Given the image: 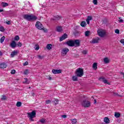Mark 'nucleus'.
I'll use <instances>...</instances> for the list:
<instances>
[{
    "label": "nucleus",
    "instance_id": "obj_41",
    "mask_svg": "<svg viewBox=\"0 0 124 124\" xmlns=\"http://www.w3.org/2000/svg\"><path fill=\"white\" fill-rule=\"evenodd\" d=\"M115 33L119 34V33H120V30L119 29H116L115 30Z\"/></svg>",
    "mask_w": 124,
    "mask_h": 124
},
{
    "label": "nucleus",
    "instance_id": "obj_17",
    "mask_svg": "<svg viewBox=\"0 0 124 124\" xmlns=\"http://www.w3.org/2000/svg\"><path fill=\"white\" fill-rule=\"evenodd\" d=\"M56 31H58V32H61V31H62V26H57L56 27Z\"/></svg>",
    "mask_w": 124,
    "mask_h": 124
},
{
    "label": "nucleus",
    "instance_id": "obj_1",
    "mask_svg": "<svg viewBox=\"0 0 124 124\" xmlns=\"http://www.w3.org/2000/svg\"><path fill=\"white\" fill-rule=\"evenodd\" d=\"M23 18L25 20H27V21H29V22H31V21H36L37 20V16H35L34 15L31 14V15H24L23 16Z\"/></svg>",
    "mask_w": 124,
    "mask_h": 124
},
{
    "label": "nucleus",
    "instance_id": "obj_47",
    "mask_svg": "<svg viewBox=\"0 0 124 124\" xmlns=\"http://www.w3.org/2000/svg\"><path fill=\"white\" fill-rule=\"evenodd\" d=\"M29 120H30V121H31V122H33V121H34L33 120V117H29Z\"/></svg>",
    "mask_w": 124,
    "mask_h": 124
},
{
    "label": "nucleus",
    "instance_id": "obj_20",
    "mask_svg": "<svg viewBox=\"0 0 124 124\" xmlns=\"http://www.w3.org/2000/svg\"><path fill=\"white\" fill-rule=\"evenodd\" d=\"M1 5L2 7H6V6H8V3L5 2H2Z\"/></svg>",
    "mask_w": 124,
    "mask_h": 124
},
{
    "label": "nucleus",
    "instance_id": "obj_15",
    "mask_svg": "<svg viewBox=\"0 0 124 124\" xmlns=\"http://www.w3.org/2000/svg\"><path fill=\"white\" fill-rule=\"evenodd\" d=\"M7 65L6 63L3 62L0 64V68H6Z\"/></svg>",
    "mask_w": 124,
    "mask_h": 124
},
{
    "label": "nucleus",
    "instance_id": "obj_56",
    "mask_svg": "<svg viewBox=\"0 0 124 124\" xmlns=\"http://www.w3.org/2000/svg\"><path fill=\"white\" fill-rule=\"evenodd\" d=\"M96 103V100H94V104H95Z\"/></svg>",
    "mask_w": 124,
    "mask_h": 124
},
{
    "label": "nucleus",
    "instance_id": "obj_42",
    "mask_svg": "<svg viewBox=\"0 0 124 124\" xmlns=\"http://www.w3.org/2000/svg\"><path fill=\"white\" fill-rule=\"evenodd\" d=\"M54 103L55 104H59V100L58 99H55L54 100Z\"/></svg>",
    "mask_w": 124,
    "mask_h": 124
},
{
    "label": "nucleus",
    "instance_id": "obj_44",
    "mask_svg": "<svg viewBox=\"0 0 124 124\" xmlns=\"http://www.w3.org/2000/svg\"><path fill=\"white\" fill-rule=\"evenodd\" d=\"M46 104H50L51 103V101L48 100L46 101Z\"/></svg>",
    "mask_w": 124,
    "mask_h": 124
},
{
    "label": "nucleus",
    "instance_id": "obj_33",
    "mask_svg": "<svg viewBox=\"0 0 124 124\" xmlns=\"http://www.w3.org/2000/svg\"><path fill=\"white\" fill-rule=\"evenodd\" d=\"M24 74L25 75H28L29 74V70L28 69H26L24 72Z\"/></svg>",
    "mask_w": 124,
    "mask_h": 124
},
{
    "label": "nucleus",
    "instance_id": "obj_10",
    "mask_svg": "<svg viewBox=\"0 0 124 124\" xmlns=\"http://www.w3.org/2000/svg\"><path fill=\"white\" fill-rule=\"evenodd\" d=\"M79 46H80V41L79 40L74 41V46L79 47Z\"/></svg>",
    "mask_w": 124,
    "mask_h": 124
},
{
    "label": "nucleus",
    "instance_id": "obj_29",
    "mask_svg": "<svg viewBox=\"0 0 124 124\" xmlns=\"http://www.w3.org/2000/svg\"><path fill=\"white\" fill-rule=\"evenodd\" d=\"M104 62L105 63H108L109 62V59H108V58H105L104 59Z\"/></svg>",
    "mask_w": 124,
    "mask_h": 124
},
{
    "label": "nucleus",
    "instance_id": "obj_13",
    "mask_svg": "<svg viewBox=\"0 0 124 124\" xmlns=\"http://www.w3.org/2000/svg\"><path fill=\"white\" fill-rule=\"evenodd\" d=\"M66 38H67V34L64 33L62 36L60 37V41H62V40H64Z\"/></svg>",
    "mask_w": 124,
    "mask_h": 124
},
{
    "label": "nucleus",
    "instance_id": "obj_52",
    "mask_svg": "<svg viewBox=\"0 0 124 124\" xmlns=\"http://www.w3.org/2000/svg\"><path fill=\"white\" fill-rule=\"evenodd\" d=\"M62 118H66V115H62Z\"/></svg>",
    "mask_w": 124,
    "mask_h": 124
},
{
    "label": "nucleus",
    "instance_id": "obj_27",
    "mask_svg": "<svg viewBox=\"0 0 124 124\" xmlns=\"http://www.w3.org/2000/svg\"><path fill=\"white\" fill-rule=\"evenodd\" d=\"M77 76H74L72 77L73 81H78V78Z\"/></svg>",
    "mask_w": 124,
    "mask_h": 124
},
{
    "label": "nucleus",
    "instance_id": "obj_16",
    "mask_svg": "<svg viewBox=\"0 0 124 124\" xmlns=\"http://www.w3.org/2000/svg\"><path fill=\"white\" fill-rule=\"evenodd\" d=\"M11 47L12 48H15L16 46H17V44H16V41H12L10 44Z\"/></svg>",
    "mask_w": 124,
    "mask_h": 124
},
{
    "label": "nucleus",
    "instance_id": "obj_31",
    "mask_svg": "<svg viewBox=\"0 0 124 124\" xmlns=\"http://www.w3.org/2000/svg\"><path fill=\"white\" fill-rule=\"evenodd\" d=\"M6 99V96L3 95L1 96V100H5Z\"/></svg>",
    "mask_w": 124,
    "mask_h": 124
},
{
    "label": "nucleus",
    "instance_id": "obj_2",
    "mask_svg": "<svg viewBox=\"0 0 124 124\" xmlns=\"http://www.w3.org/2000/svg\"><path fill=\"white\" fill-rule=\"evenodd\" d=\"M75 73L77 77L81 78L84 75V70L81 68H78L77 69Z\"/></svg>",
    "mask_w": 124,
    "mask_h": 124
},
{
    "label": "nucleus",
    "instance_id": "obj_11",
    "mask_svg": "<svg viewBox=\"0 0 124 124\" xmlns=\"http://www.w3.org/2000/svg\"><path fill=\"white\" fill-rule=\"evenodd\" d=\"M52 72L53 73V74H60L62 73V70L53 69L52 70Z\"/></svg>",
    "mask_w": 124,
    "mask_h": 124
},
{
    "label": "nucleus",
    "instance_id": "obj_36",
    "mask_svg": "<svg viewBox=\"0 0 124 124\" xmlns=\"http://www.w3.org/2000/svg\"><path fill=\"white\" fill-rule=\"evenodd\" d=\"M40 123H41V124H44L45 123L46 121H45V119L42 118V119H41L40 120Z\"/></svg>",
    "mask_w": 124,
    "mask_h": 124
},
{
    "label": "nucleus",
    "instance_id": "obj_45",
    "mask_svg": "<svg viewBox=\"0 0 124 124\" xmlns=\"http://www.w3.org/2000/svg\"><path fill=\"white\" fill-rule=\"evenodd\" d=\"M23 65L25 66V65H28L29 64V62H25L23 63Z\"/></svg>",
    "mask_w": 124,
    "mask_h": 124
},
{
    "label": "nucleus",
    "instance_id": "obj_4",
    "mask_svg": "<svg viewBox=\"0 0 124 124\" xmlns=\"http://www.w3.org/2000/svg\"><path fill=\"white\" fill-rule=\"evenodd\" d=\"M81 104L83 107L85 108H89V107H91V102L84 100L81 102Z\"/></svg>",
    "mask_w": 124,
    "mask_h": 124
},
{
    "label": "nucleus",
    "instance_id": "obj_7",
    "mask_svg": "<svg viewBox=\"0 0 124 124\" xmlns=\"http://www.w3.org/2000/svg\"><path fill=\"white\" fill-rule=\"evenodd\" d=\"M68 52H69V49L67 47H65L62 50L61 53L63 56H66V54H67Z\"/></svg>",
    "mask_w": 124,
    "mask_h": 124
},
{
    "label": "nucleus",
    "instance_id": "obj_24",
    "mask_svg": "<svg viewBox=\"0 0 124 124\" xmlns=\"http://www.w3.org/2000/svg\"><path fill=\"white\" fill-rule=\"evenodd\" d=\"M114 117H115V118H120V117H121V114L119 112H115Z\"/></svg>",
    "mask_w": 124,
    "mask_h": 124
},
{
    "label": "nucleus",
    "instance_id": "obj_40",
    "mask_svg": "<svg viewBox=\"0 0 124 124\" xmlns=\"http://www.w3.org/2000/svg\"><path fill=\"white\" fill-rule=\"evenodd\" d=\"M0 31H4V28H3V27H2V26L0 27Z\"/></svg>",
    "mask_w": 124,
    "mask_h": 124
},
{
    "label": "nucleus",
    "instance_id": "obj_51",
    "mask_svg": "<svg viewBox=\"0 0 124 124\" xmlns=\"http://www.w3.org/2000/svg\"><path fill=\"white\" fill-rule=\"evenodd\" d=\"M38 58L40 59H42V57H41V56H40V55H38Z\"/></svg>",
    "mask_w": 124,
    "mask_h": 124
},
{
    "label": "nucleus",
    "instance_id": "obj_35",
    "mask_svg": "<svg viewBox=\"0 0 124 124\" xmlns=\"http://www.w3.org/2000/svg\"><path fill=\"white\" fill-rule=\"evenodd\" d=\"M82 53L83 55H87V54H88V50H84L82 52Z\"/></svg>",
    "mask_w": 124,
    "mask_h": 124
},
{
    "label": "nucleus",
    "instance_id": "obj_5",
    "mask_svg": "<svg viewBox=\"0 0 124 124\" xmlns=\"http://www.w3.org/2000/svg\"><path fill=\"white\" fill-rule=\"evenodd\" d=\"M98 35L100 37H104L105 36V35L106 34V31H105L103 30H98L97 31Z\"/></svg>",
    "mask_w": 124,
    "mask_h": 124
},
{
    "label": "nucleus",
    "instance_id": "obj_9",
    "mask_svg": "<svg viewBox=\"0 0 124 124\" xmlns=\"http://www.w3.org/2000/svg\"><path fill=\"white\" fill-rule=\"evenodd\" d=\"M66 44L68 46H70V47H74V41L70 40L66 42Z\"/></svg>",
    "mask_w": 124,
    "mask_h": 124
},
{
    "label": "nucleus",
    "instance_id": "obj_54",
    "mask_svg": "<svg viewBox=\"0 0 124 124\" xmlns=\"http://www.w3.org/2000/svg\"><path fill=\"white\" fill-rule=\"evenodd\" d=\"M3 54V53H2V52L0 51V56H2Z\"/></svg>",
    "mask_w": 124,
    "mask_h": 124
},
{
    "label": "nucleus",
    "instance_id": "obj_28",
    "mask_svg": "<svg viewBox=\"0 0 124 124\" xmlns=\"http://www.w3.org/2000/svg\"><path fill=\"white\" fill-rule=\"evenodd\" d=\"M4 39H5V37L3 36L0 39V43H3V41H4Z\"/></svg>",
    "mask_w": 124,
    "mask_h": 124
},
{
    "label": "nucleus",
    "instance_id": "obj_49",
    "mask_svg": "<svg viewBox=\"0 0 124 124\" xmlns=\"http://www.w3.org/2000/svg\"><path fill=\"white\" fill-rule=\"evenodd\" d=\"M121 43H122V44H123V45H124V40H121L120 41Z\"/></svg>",
    "mask_w": 124,
    "mask_h": 124
},
{
    "label": "nucleus",
    "instance_id": "obj_23",
    "mask_svg": "<svg viewBox=\"0 0 124 124\" xmlns=\"http://www.w3.org/2000/svg\"><path fill=\"white\" fill-rule=\"evenodd\" d=\"M61 16H57L54 17L53 20H58L61 19Z\"/></svg>",
    "mask_w": 124,
    "mask_h": 124
},
{
    "label": "nucleus",
    "instance_id": "obj_50",
    "mask_svg": "<svg viewBox=\"0 0 124 124\" xmlns=\"http://www.w3.org/2000/svg\"><path fill=\"white\" fill-rule=\"evenodd\" d=\"M35 49L37 50H39V46H37L35 48Z\"/></svg>",
    "mask_w": 124,
    "mask_h": 124
},
{
    "label": "nucleus",
    "instance_id": "obj_48",
    "mask_svg": "<svg viewBox=\"0 0 124 124\" xmlns=\"http://www.w3.org/2000/svg\"><path fill=\"white\" fill-rule=\"evenodd\" d=\"M6 23L7 24V25H10V24L11 23L10 22V21H6Z\"/></svg>",
    "mask_w": 124,
    "mask_h": 124
},
{
    "label": "nucleus",
    "instance_id": "obj_18",
    "mask_svg": "<svg viewBox=\"0 0 124 124\" xmlns=\"http://www.w3.org/2000/svg\"><path fill=\"white\" fill-rule=\"evenodd\" d=\"M104 122L106 124H109L110 123V120H109V118L107 117H106L104 119Z\"/></svg>",
    "mask_w": 124,
    "mask_h": 124
},
{
    "label": "nucleus",
    "instance_id": "obj_38",
    "mask_svg": "<svg viewBox=\"0 0 124 124\" xmlns=\"http://www.w3.org/2000/svg\"><path fill=\"white\" fill-rule=\"evenodd\" d=\"M17 46H18V47H22V43H21V42H18V44H16Z\"/></svg>",
    "mask_w": 124,
    "mask_h": 124
},
{
    "label": "nucleus",
    "instance_id": "obj_58",
    "mask_svg": "<svg viewBox=\"0 0 124 124\" xmlns=\"http://www.w3.org/2000/svg\"><path fill=\"white\" fill-rule=\"evenodd\" d=\"M49 80H52V78L49 77Z\"/></svg>",
    "mask_w": 124,
    "mask_h": 124
},
{
    "label": "nucleus",
    "instance_id": "obj_43",
    "mask_svg": "<svg viewBox=\"0 0 124 124\" xmlns=\"http://www.w3.org/2000/svg\"><path fill=\"white\" fill-rule=\"evenodd\" d=\"M16 73V71H15V70H12L11 72V74H15Z\"/></svg>",
    "mask_w": 124,
    "mask_h": 124
},
{
    "label": "nucleus",
    "instance_id": "obj_25",
    "mask_svg": "<svg viewBox=\"0 0 124 124\" xmlns=\"http://www.w3.org/2000/svg\"><path fill=\"white\" fill-rule=\"evenodd\" d=\"M25 81L23 82L24 84H26V85H29L30 84V81L28 80V78H24Z\"/></svg>",
    "mask_w": 124,
    "mask_h": 124
},
{
    "label": "nucleus",
    "instance_id": "obj_55",
    "mask_svg": "<svg viewBox=\"0 0 124 124\" xmlns=\"http://www.w3.org/2000/svg\"><path fill=\"white\" fill-rule=\"evenodd\" d=\"M3 12V9H0V13Z\"/></svg>",
    "mask_w": 124,
    "mask_h": 124
},
{
    "label": "nucleus",
    "instance_id": "obj_46",
    "mask_svg": "<svg viewBox=\"0 0 124 124\" xmlns=\"http://www.w3.org/2000/svg\"><path fill=\"white\" fill-rule=\"evenodd\" d=\"M119 19H120L119 20V23H123L124 22V20H123L122 19H121V17H120Z\"/></svg>",
    "mask_w": 124,
    "mask_h": 124
},
{
    "label": "nucleus",
    "instance_id": "obj_12",
    "mask_svg": "<svg viewBox=\"0 0 124 124\" xmlns=\"http://www.w3.org/2000/svg\"><path fill=\"white\" fill-rule=\"evenodd\" d=\"M99 80L102 81V82H103V83H104V84H109V82H108V81L105 79V78H104L103 77L100 78Z\"/></svg>",
    "mask_w": 124,
    "mask_h": 124
},
{
    "label": "nucleus",
    "instance_id": "obj_57",
    "mask_svg": "<svg viewBox=\"0 0 124 124\" xmlns=\"http://www.w3.org/2000/svg\"><path fill=\"white\" fill-rule=\"evenodd\" d=\"M77 34H78V33H77V32L75 33V36L77 35Z\"/></svg>",
    "mask_w": 124,
    "mask_h": 124
},
{
    "label": "nucleus",
    "instance_id": "obj_22",
    "mask_svg": "<svg viewBox=\"0 0 124 124\" xmlns=\"http://www.w3.org/2000/svg\"><path fill=\"white\" fill-rule=\"evenodd\" d=\"M93 68L95 70H96L97 69V63H94L93 65Z\"/></svg>",
    "mask_w": 124,
    "mask_h": 124
},
{
    "label": "nucleus",
    "instance_id": "obj_39",
    "mask_svg": "<svg viewBox=\"0 0 124 124\" xmlns=\"http://www.w3.org/2000/svg\"><path fill=\"white\" fill-rule=\"evenodd\" d=\"M93 3L95 5H97V0H93Z\"/></svg>",
    "mask_w": 124,
    "mask_h": 124
},
{
    "label": "nucleus",
    "instance_id": "obj_34",
    "mask_svg": "<svg viewBox=\"0 0 124 124\" xmlns=\"http://www.w3.org/2000/svg\"><path fill=\"white\" fill-rule=\"evenodd\" d=\"M85 36H89V35H90V31H85Z\"/></svg>",
    "mask_w": 124,
    "mask_h": 124
},
{
    "label": "nucleus",
    "instance_id": "obj_6",
    "mask_svg": "<svg viewBox=\"0 0 124 124\" xmlns=\"http://www.w3.org/2000/svg\"><path fill=\"white\" fill-rule=\"evenodd\" d=\"M27 114L28 118H35V115H36V112L33 110L31 112L27 113Z\"/></svg>",
    "mask_w": 124,
    "mask_h": 124
},
{
    "label": "nucleus",
    "instance_id": "obj_21",
    "mask_svg": "<svg viewBox=\"0 0 124 124\" xmlns=\"http://www.w3.org/2000/svg\"><path fill=\"white\" fill-rule=\"evenodd\" d=\"M80 26H81L83 28H85L86 26H87V23H86V22L82 21L80 23Z\"/></svg>",
    "mask_w": 124,
    "mask_h": 124
},
{
    "label": "nucleus",
    "instance_id": "obj_3",
    "mask_svg": "<svg viewBox=\"0 0 124 124\" xmlns=\"http://www.w3.org/2000/svg\"><path fill=\"white\" fill-rule=\"evenodd\" d=\"M35 27L38 30H41L44 31L45 32H46L47 31V30H44V27H43V25L41 23H40L39 21H37L35 24Z\"/></svg>",
    "mask_w": 124,
    "mask_h": 124
},
{
    "label": "nucleus",
    "instance_id": "obj_30",
    "mask_svg": "<svg viewBox=\"0 0 124 124\" xmlns=\"http://www.w3.org/2000/svg\"><path fill=\"white\" fill-rule=\"evenodd\" d=\"M16 106H17V107H20V106H22V102H17L16 103Z\"/></svg>",
    "mask_w": 124,
    "mask_h": 124
},
{
    "label": "nucleus",
    "instance_id": "obj_26",
    "mask_svg": "<svg viewBox=\"0 0 124 124\" xmlns=\"http://www.w3.org/2000/svg\"><path fill=\"white\" fill-rule=\"evenodd\" d=\"M71 121L72 124H75L77 123V119H71Z\"/></svg>",
    "mask_w": 124,
    "mask_h": 124
},
{
    "label": "nucleus",
    "instance_id": "obj_19",
    "mask_svg": "<svg viewBox=\"0 0 124 124\" xmlns=\"http://www.w3.org/2000/svg\"><path fill=\"white\" fill-rule=\"evenodd\" d=\"M52 47L53 46L52 45V44H48L46 46V48L47 50H51V49H52Z\"/></svg>",
    "mask_w": 124,
    "mask_h": 124
},
{
    "label": "nucleus",
    "instance_id": "obj_53",
    "mask_svg": "<svg viewBox=\"0 0 124 124\" xmlns=\"http://www.w3.org/2000/svg\"><path fill=\"white\" fill-rule=\"evenodd\" d=\"M86 22H87V23L89 25V24H90V20H88V19H86Z\"/></svg>",
    "mask_w": 124,
    "mask_h": 124
},
{
    "label": "nucleus",
    "instance_id": "obj_32",
    "mask_svg": "<svg viewBox=\"0 0 124 124\" xmlns=\"http://www.w3.org/2000/svg\"><path fill=\"white\" fill-rule=\"evenodd\" d=\"M20 40V37H19V36L18 35H16L15 37V40L16 41H18V40Z\"/></svg>",
    "mask_w": 124,
    "mask_h": 124
},
{
    "label": "nucleus",
    "instance_id": "obj_14",
    "mask_svg": "<svg viewBox=\"0 0 124 124\" xmlns=\"http://www.w3.org/2000/svg\"><path fill=\"white\" fill-rule=\"evenodd\" d=\"M18 54V51L17 50H14L11 53V57L12 58H14L15 56H17Z\"/></svg>",
    "mask_w": 124,
    "mask_h": 124
},
{
    "label": "nucleus",
    "instance_id": "obj_8",
    "mask_svg": "<svg viewBox=\"0 0 124 124\" xmlns=\"http://www.w3.org/2000/svg\"><path fill=\"white\" fill-rule=\"evenodd\" d=\"M99 40H100V39H99L98 37H96L95 38L93 39V40L91 42V43L95 44V43H98V41H99Z\"/></svg>",
    "mask_w": 124,
    "mask_h": 124
},
{
    "label": "nucleus",
    "instance_id": "obj_59",
    "mask_svg": "<svg viewBox=\"0 0 124 124\" xmlns=\"http://www.w3.org/2000/svg\"><path fill=\"white\" fill-rule=\"evenodd\" d=\"M34 93H32V96H34Z\"/></svg>",
    "mask_w": 124,
    "mask_h": 124
},
{
    "label": "nucleus",
    "instance_id": "obj_37",
    "mask_svg": "<svg viewBox=\"0 0 124 124\" xmlns=\"http://www.w3.org/2000/svg\"><path fill=\"white\" fill-rule=\"evenodd\" d=\"M86 20L91 21V20H93V17L91 16H88Z\"/></svg>",
    "mask_w": 124,
    "mask_h": 124
}]
</instances>
